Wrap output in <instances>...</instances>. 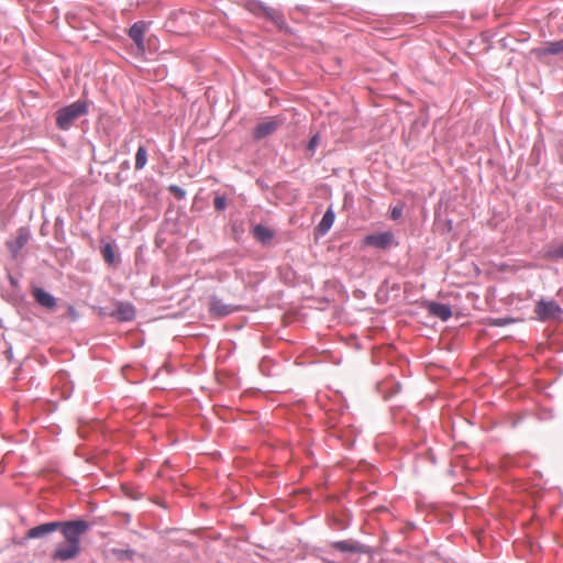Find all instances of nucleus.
<instances>
[{"label":"nucleus","instance_id":"nucleus-1","mask_svg":"<svg viewBox=\"0 0 563 563\" xmlns=\"http://www.w3.org/2000/svg\"><path fill=\"white\" fill-rule=\"evenodd\" d=\"M92 528V523L84 517L68 520H58V531L65 541L56 544L51 553L53 562H68L75 560L81 552V537Z\"/></svg>","mask_w":563,"mask_h":563},{"label":"nucleus","instance_id":"nucleus-2","mask_svg":"<svg viewBox=\"0 0 563 563\" xmlns=\"http://www.w3.org/2000/svg\"><path fill=\"white\" fill-rule=\"evenodd\" d=\"M93 102L89 99L79 98L74 102L62 106L55 112V125L59 131H69L75 123L89 113Z\"/></svg>","mask_w":563,"mask_h":563},{"label":"nucleus","instance_id":"nucleus-3","mask_svg":"<svg viewBox=\"0 0 563 563\" xmlns=\"http://www.w3.org/2000/svg\"><path fill=\"white\" fill-rule=\"evenodd\" d=\"M398 245L399 241L391 230L373 231L365 234L361 240L362 249L372 247L380 252H388Z\"/></svg>","mask_w":563,"mask_h":563},{"label":"nucleus","instance_id":"nucleus-4","mask_svg":"<svg viewBox=\"0 0 563 563\" xmlns=\"http://www.w3.org/2000/svg\"><path fill=\"white\" fill-rule=\"evenodd\" d=\"M329 547L334 551L343 554V555H353V554H365L368 556H374L375 550L373 547L367 545L358 541L357 539H344L338 541H330Z\"/></svg>","mask_w":563,"mask_h":563},{"label":"nucleus","instance_id":"nucleus-5","mask_svg":"<svg viewBox=\"0 0 563 563\" xmlns=\"http://www.w3.org/2000/svg\"><path fill=\"white\" fill-rule=\"evenodd\" d=\"M534 312L541 322L556 321L562 318L563 309L554 299L540 298L534 305Z\"/></svg>","mask_w":563,"mask_h":563},{"label":"nucleus","instance_id":"nucleus-6","mask_svg":"<svg viewBox=\"0 0 563 563\" xmlns=\"http://www.w3.org/2000/svg\"><path fill=\"white\" fill-rule=\"evenodd\" d=\"M33 239L31 228L29 225H21L16 229L15 236L5 241V247L10 253L12 260H18L22 250Z\"/></svg>","mask_w":563,"mask_h":563},{"label":"nucleus","instance_id":"nucleus-7","mask_svg":"<svg viewBox=\"0 0 563 563\" xmlns=\"http://www.w3.org/2000/svg\"><path fill=\"white\" fill-rule=\"evenodd\" d=\"M284 120L279 117H268L265 121L257 123L252 130V139L260 142L274 134L283 124Z\"/></svg>","mask_w":563,"mask_h":563},{"label":"nucleus","instance_id":"nucleus-8","mask_svg":"<svg viewBox=\"0 0 563 563\" xmlns=\"http://www.w3.org/2000/svg\"><path fill=\"white\" fill-rule=\"evenodd\" d=\"M100 254L104 263L109 266H117L120 264V253L117 241L110 236H102L99 246Z\"/></svg>","mask_w":563,"mask_h":563},{"label":"nucleus","instance_id":"nucleus-9","mask_svg":"<svg viewBox=\"0 0 563 563\" xmlns=\"http://www.w3.org/2000/svg\"><path fill=\"white\" fill-rule=\"evenodd\" d=\"M152 22L140 20L134 22L128 30V35L136 46V56L145 55V32Z\"/></svg>","mask_w":563,"mask_h":563},{"label":"nucleus","instance_id":"nucleus-10","mask_svg":"<svg viewBox=\"0 0 563 563\" xmlns=\"http://www.w3.org/2000/svg\"><path fill=\"white\" fill-rule=\"evenodd\" d=\"M422 307L428 311L429 316L438 318L443 322L449 321L453 317V309L450 303L424 300Z\"/></svg>","mask_w":563,"mask_h":563},{"label":"nucleus","instance_id":"nucleus-11","mask_svg":"<svg viewBox=\"0 0 563 563\" xmlns=\"http://www.w3.org/2000/svg\"><path fill=\"white\" fill-rule=\"evenodd\" d=\"M328 525L335 530L343 531L351 527L353 514L349 508H341L327 516Z\"/></svg>","mask_w":563,"mask_h":563},{"label":"nucleus","instance_id":"nucleus-12","mask_svg":"<svg viewBox=\"0 0 563 563\" xmlns=\"http://www.w3.org/2000/svg\"><path fill=\"white\" fill-rule=\"evenodd\" d=\"M31 295L34 301L42 308L54 311L57 307V298L42 286L32 285Z\"/></svg>","mask_w":563,"mask_h":563},{"label":"nucleus","instance_id":"nucleus-13","mask_svg":"<svg viewBox=\"0 0 563 563\" xmlns=\"http://www.w3.org/2000/svg\"><path fill=\"white\" fill-rule=\"evenodd\" d=\"M115 309L111 310L109 317L119 322H131L135 319L136 310L130 301H115Z\"/></svg>","mask_w":563,"mask_h":563},{"label":"nucleus","instance_id":"nucleus-14","mask_svg":"<svg viewBox=\"0 0 563 563\" xmlns=\"http://www.w3.org/2000/svg\"><path fill=\"white\" fill-rule=\"evenodd\" d=\"M250 232L254 240L264 246L268 245L276 236V231L263 223H252Z\"/></svg>","mask_w":563,"mask_h":563},{"label":"nucleus","instance_id":"nucleus-15","mask_svg":"<svg viewBox=\"0 0 563 563\" xmlns=\"http://www.w3.org/2000/svg\"><path fill=\"white\" fill-rule=\"evenodd\" d=\"M208 311L213 318H224L233 313L235 308L224 303L218 296L212 295L209 298Z\"/></svg>","mask_w":563,"mask_h":563},{"label":"nucleus","instance_id":"nucleus-16","mask_svg":"<svg viewBox=\"0 0 563 563\" xmlns=\"http://www.w3.org/2000/svg\"><path fill=\"white\" fill-rule=\"evenodd\" d=\"M335 221V212L333 209V205H330L324 211L321 220L314 228V236L316 239L322 238L331 230L333 223Z\"/></svg>","mask_w":563,"mask_h":563},{"label":"nucleus","instance_id":"nucleus-17","mask_svg":"<svg viewBox=\"0 0 563 563\" xmlns=\"http://www.w3.org/2000/svg\"><path fill=\"white\" fill-rule=\"evenodd\" d=\"M58 531V520L45 521L27 530V538L42 539Z\"/></svg>","mask_w":563,"mask_h":563},{"label":"nucleus","instance_id":"nucleus-18","mask_svg":"<svg viewBox=\"0 0 563 563\" xmlns=\"http://www.w3.org/2000/svg\"><path fill=\"white\" fill-rule=\"evenodd\" d=\"M531 54L540 59L549 55H561L563 54V38L550 41L542 46L534 47L532 48Z\"/></svg>","mask_w":563,"mask_h":563},{"label":"nucleus","instance_id":"nucleus-19","mask_svg":"<svg viewBox=\"0 0 563 563\" xmlns=\"http://www.w3.org/2000/svg\"><path fill=\"white\" fill-rule=\"evenodd\" d=\"M267 20L272 21L279 32L290 36H298L297 31L288 25L283 12L274 9Z\"/></svg>","mask_w":563,"mask_h":563},{"label":"nucleus","instance_id":"nucleus-20","mask_svg":"<svg viewBox=\"0 0 563 563\" xmlns=\"http://www.w3.org/2000/svg\"><path fill=\"white\" fill-rule=\"evenodd\" d=\"M245 8L258 18L268 19L274 9L261 0H247Z\"/></svg>","mask_w":563,"mask_h":563},{"label":"nucleus","instance_id":"nucleus-21","mask_svg":"<svg viewBox=\"0 0 563 563\" xmlns=\"http://www.w3.org/2000/svg\"><path fill=\"white\" fill-rule=\"evenodd\" d=\"M111 554L120 562H132L136 555V551L129 547L125 549L112 548Z\"/></svg>","mask_w":563,"mask_h":563},{"label":"nucleus","instance_id":"nucleus-22","mask_svg":"<svg viewBox=\"0 0 563 563\" xmlns=\"http://www.w3.org/2000/svg\"><path fill=\"white\" fill-rule=\"evenodd\" d=\"M172 212H173V208L169 207L166 210V213H165L164 221H163L162 225L163 227L172 225V229L169 230V233L178 234L179 231H180V229H179V214H176L175 217H172L170 216Z\"/></svg>","mask_w":563,"mask_h":563},{"label":"nucleus","instance_id":"nucleus-23","mask_svg":"<svg viewBox=\"0 0 563 563\" xmlns=\"http://www.w3.org/2000/svg\"><path fill=\"white\" fill-rule=\"evenodd\" d=\"M148 153L144 144H140L135 153V169L142 170L147 164Z\"/></svg>","mask_w":563,"mask_h":563},{"label":"nucleus","instance_id":"nucleus-24","mask_svg":"<svg viewBox=\"0 0 563 563\" xmlns=\"http://www.w3.org/2000/svg\"><path fill=\"white\" fill-rule=\"evenodd\" d=\"M212 206L214 211L222 212L227 210L229 202H228V196L220 191H213V200Z\"/></svg>","mask_w":563,"mask_h":563},{"label":"nucleus","instance_id":"nucleus-25","mask_svg":"<svg viewBox=\"0 0 563 563\" xmlns=\"http://www.w3.org/2000/svg\"><path fill=\"white\" fill-rule=\"evenodd\" d=\"M338 438L346 449H352L356 441V435L353 430H341L339 431Z\"/></svg>","mask_w":563,"mask_h":563},{"label":"nucleus","instance_id":"nucleus-26","mask_svg":"<svg viewBox=\"0 0 563 563\" xmlns=\"http://www.w3.org/2000/svg\"><path fill=\"white\" fill-rule=\"evenodd\" d=\"M320 142H321V132L320 131H317L309 137V140L306 144V150L309 153V157L314 156L316 150L319 146Z\"/></svg>","mask_w":563,"mask_h":563},{"label":"nucleus","instance_id":"nucleus-27","mask_svg":"<svg viewBox=\"0 0 563 563\" xmlns=\"http://www.w3.org/2000/svg\"><path fill=\"white\" fill-rule=\"evenodd\" d=\"M405 202L399 201L396 205L389 207V219L391 221H398L404 213Z\"/></svg>","mask_w":563,"mask_h":563},{"label":"nucleus","instance_id":"nucleus-28","mask_svg":"<svg viewBox=\"0 0 563 563\" xmlns=\"http://www.w3.org/2000/svg\"><path fill=\"white\" fill-rule=\"evenodd\" d=\"M395 23H398V21L401 19V21H404L405 24H413V23H417L419 22V16L416 15V14H407V13H398L396 14L395 16Z\"/></svg>","mask_w":563,"mask_h":563},{"label":"nucleus","instance_id":"nucleus-29","mask_svg":"<svg viewBox=\"0 0 563 563\" xmlns=\"http://www.w3.org/2000/svg\"><path fill=\"white\" fill-rule=\"evenodd\" d=\"M167 189L178 200H183L186 198V195H187L186 190L178 185H174V184L169 185Z\"/></svg>","mask_w":563,"mask_h":563},{"label":"nucleus","instance_id":"nucleus-30","mask_svg":"<svg viewBox=\"0 0 563 563\" xmlns=\"http://www.w3.org/2000/svg\"><path fill=\"white\" fill-rule=\"evenodd\" d=\"M547 256L552 260H563V243L547 252Z\"/></svg>","mask_w":563,"mask_h":563},{"label":"nucleus","instance_id":"nucleus-31","mask_svg":"<svg viewBox=\"0 0 563 563\" xmlns=\"http://www.w3.org/2000/svg\"><path fill=\"white\" fill-rule=\"evenodd\" d=\"M66 317L68 318V320L70 322H76L79 320L80 318V314L79 312L77 311V309L75 308V306L73 305H68L67 307V312H66Z\"/></svg>","mask_w":563,"mask_h":563},{"label":"nucleus","instance_id":"nucleus-32","mask_svg":"<svg viewBox=\"0 0 563 563\" xmlns=\"http://www.w3.org/2000/svg\"><path fill=\"white\" fill-rule=\"evenodd\" d=\"M515 322V319L511 317L496 318L493 320V324L496 327H506Z\"/></svg>","mask_w":563,"mask_h":563},{"label":"nucleus","instance_id":"nucleus-33","mask_svg":"<svg viewBox=\"0 0 563 563\" xmlns=\"http://www.w3.org/2000/svg\"><path fill=\"white\" fill-rule=\"evenodd\" d=\"M389 384L390 387L388 389V397H391L401 390V384L398 380L393 379Z\"/></svg>","mask_w":563,"mask_h":563},{"label":"nucleus","instance_id":"nucleus-34","mask_svg":"<svg viewBox=\"0 0 563 563\" xmlns=\"http://www.w3.org/2000/svg\"><path fill=\"white\" fill-rule=\"evenodd\" d=\"M5 343V350L3 351V355L4 357L9 361V362H12L14 360V354H13V347H12V344L8 341H4Z\"/></svg>","mask_w":563,"mask_h":563},{"label":"nucleus","instance_id":"nucleus-35","mask_svg":"<svg viewBox=\"0 0 563 563\" xmlns=\"http://www.w3.org/2000/svg\"><path fill=\"white\" fill-rule=\"evenodd\" d=\"M554 418V412L552 409H544L540 412L539 419L542 421L551 420Z\"/></svg>","mask_w":563,"mask_h":563},{"label":"nucleus","instance_id":"nucleus-36","mask_svg":"<svg viewBox=\"0 0 563 563\" xmlns=\"http://www.w3.org/2000/svg\"><path fill=\"white\" fill-rule=\"evenodd\" d=\"M7 279H8L9 284L13 288H19L20 287L19 278L16 276L12 275L10 272L7 273Z\"/></svg>","mask_w":563,"mask_h":563},{"label":"nucleus","instance_id":"nucleus-37","mask_svg":"<svg viewBox=\"0 0 563 563\" xmlns=\"http://www.w3.org/2000/svg\"><path fill=\"white\" fill-rule=\"evenodd\" d=\"M33 538H27V531L25 532L24 537L22 538H14L13 543L19 547H25L27 544L29 540H32Z\"/></svg>","mask_w":563,"mask_h":563},{"label":"nucleus","instance_id":"nucleus-38","mask_svg":"<svg viewBox=\"0 0 563 563\" xmlns=\"http://www.w3.org/2000/svg\"><path fill=\"white\" fill-rule=\"evenodd\" d=\"M158 43V40L156 36H150L145 41V47L147 46L150 49H156V44Z\"/></svg>","mask_w":563,"mask_h":563},{"label":"nucleus","instance_id":"nucleus-39","mask_svg":"<svg viewBox=\"0 0 563 563\" xmlns=\"http://www.w3.org/2000/svg\"><path fill=\"white\" fill-rule=\"evenodd\" d=\"M426 457L428 459V461H430L433 465L437 464V456L433 452L432 449H428L427 452H426Z\"/></svg>","mask_w":563,"mask_h":563},{"label":"nucleus","instance_id":"nucleus-40","mask_svg":"<svg viewBox=\"0 0 563 563\" xmlns=\"http://www.w3.org/2000/svg\"><path fill=\"white\" fill-rule=\"evenodd\" d=\"M256 185H257L261 189H263V190H268V189H269L268 184H267L264 179H262V178H257V179H256Z\"/></svg>","mask_w":563,"mask_h":563},{"label":"nucleus","instance_id":"nucleus-41","mask_svg":"<svg viewBox=\"0 0 563 563\" xmlns=\"http://www.w3.org/2000/svg\"><path fill=\"white\" fill-rule=\"evenodd\" d=\"M164 243H165V239L163 236H161V233L158 232L155 236V244L157 247H162Z\"/></svg>","mask_w":563,"mask_h":563},{"label":"nucleus","instance_id":"nucleus-42","mask_svg":"<svg viewBox=\"0 0 563 563\" xmlns=\"http://www.w3.org/2000/svg\"><path fill=\"white\" fill-rule=\"evenodd\" d=\"M130 169V161L125 159L120 164V172H126Z\"/></svg>","mask_w":563,"mask_h":563},{"label":"nucleus","instance_id":"nucleus-43","mask_svg":"<svg viewBox=\"0 0 563 563\" xmlns=\"http://www.w3.org/2000/svg\"><path fill=\"white\" fill-rule=\"evenodd\" d=\"M110 311L107 307H99L98 308V314L101 317H109Z\"/></svg>","mask_w":563,"mask_h":563},{"label":"nucleus","instance_id":"nucleus-44","mask_svg":"<svg viewBox=\"0 0 563 563\" xmlns=\"http://www.w3.org/2000/svg\"><path fill=\"white\" fill-rule=\"evenodd\" d=\"M232 230L235 234L244 232L242 224H236V223L232 225Z\"/></svg>","mask_w":563,"mask_h":563},{"label":"nucleus","instance_id":"nucleus-45","mask_svg":"<svg viewBox=\"0 0 563 563\" xmlns=\"http://www.w3.org/2000/svg\"><path fill=\"white\" fill-rule=\"evenodd\" d=\"M317 558H319L323 563H335L333 560H331L327 556L317 555Z\"/></svg>","mask_w":563,"mask_h":563},{"label":"nucleus","instance_id":"nucleus-46","mask_svg":"<svg viewBox=\"0 0 563 563\" xmlns=\"http://www.w3.org/2000/svg\"><path fill=\"white\" fill-rule=\"evenodd\" d=\"M393 552H394V553H396V554H399V555H401V554H404V553H405V551H404V549H402L401 547H396V548L393 550Z\"/></svg>","mask_w":563,"mask_h":563},{"label":"nucleus","instance_id":"nucleus-47","mask_svg":"<svg viewBox=\"0 0 563 563\" xmlns=\"http://www.w3.org/2000/svg\"><path fill=\"white\" fill-rule=\"evenodd\" d=\"M19 314L23 318V319H26V316L23 311V309H19Z\"/></svg>","mask_w":563,"mask_h":563},{"label":"nucleus","instance_id":"nucleus-48","mask_svg":"<svg viewBox=\"0 0 563 563\" xmlns=\"http://www.w3.org/2000/svg\"><path fill=\"white\" fill-rule=\"evenodd\" d=\"M117 179H118L120 183H121V181H123L122 173H121V172L117 175Z\"/></svg>","mask_w":563,"mask_h":563},{"label":"nucleus","instance_id":"nucleus-49","mask_svg":"<svg viewBox=\"0 0 563 563\" xmlns=\"http://www.w3.org/2000/svg\"><path fill=\"white\" fill-rule=\"evenodd\" d=\"M41 234L46 235V229H44V225H42V228H41Z\"/></svg>","mask_w":563,"mask_h":563},{"label":"nucleus","instance_id":"nucleus-50","mask_svg":"<svg viewBox=\"0 0 563 563\" xmlns=\"http://www.w3.org/2000/svg\"><path fill=\"white\" fill-rule=\"evenodd\" d=\"M56 224H63V220L60 218L56 219Z\"/></svg>","mask_w":563,"mask_h":563},{"label":"nucleus","instance_id":"nucleus-51","mask_svg":"<svg viewBox=\"0 0 563 563\" xmlns=\"http://www.w3.org/2000/svg\"><path fill=\"white\" fill-rule=\"evenodd\" d=\"M481 18H482L481 15H475V14H473V19H474V20H479Z\"/></svg>","mask_w":563,"mask_h":563},{"label":"nucleus","instance_id":"nucleus-52","mask_svg":"<svg viewBox=\"0 0 563 563\" xmlns=\"http://www.w3.org/2000/svg\"><path fill=\"white\" fill-rule=\"evenodd\" d=\"M0 328H3V321L1 318H0Z\"/></svg>","mask_w":563,"mask_h":563},{"label":"nucleus","instance_id":"nucleus-53","mask_svg":"<svg viewBox=\"0 0 563 563\" xmlns=\"http://www.w3.org/2000/svg\"><path fill=\"white\" fill-rule=\"evenodd\" d=\"M450 228H452V220H448Z\"/></svg>","mask_w":563,"mask_h":563}]
</instances>
